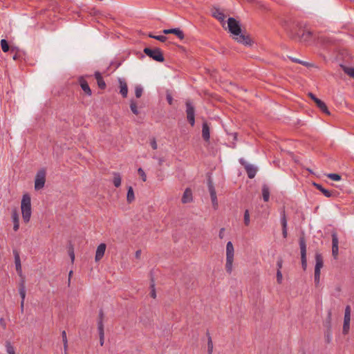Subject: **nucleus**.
<instances>
[{
    "mask_svg": "<svg viewBox=\"0 0 354 354\" xmlns=\"http://www.w3.org/2000/svg\"><path fill=\"white\" fill-rule=\"evenodd\" d=\"M315 267L316 269H321L323 267L324 263H323V259L320 254L317 253L315 254Z\"/></svg>",
    "mask_w": 354,
    "mask_h": 354,
    "instance_id": "25",
    "label": "nucleus"
},
{
    "mask_svg": "<svg viewBox=\"0 0 354 354\" xmlns=\"http://www.w3.org/2000/svg\"><path fill=\"white\" fill-rule=\"evenodd\" d=\"M68 254L71 257V261L73 262L75 260V253L73 247L72 245H71L68 248Z\"/></svg>",
    "mask_w": 354,
    "mask_h": 354,
    "instance_id": "42",
    "label": "nucleus"
},
{
    "mask_svg": "<svg viewBox=\"0 0 354 354\" xmlns=\"http://www.w3.org/2000/svg\"><path fill=\"white\" fill-rule=\"evenodd\" d=\"M143 92V88L140 85H137L135 88V95L136 97L139 98L142 96Z\"/></svg>",
    "mask_w": 354,
    "mask_h": 354,
    "instance_id": "36",
    "label": "nucleus"
},
{
    "mask_svg": "<svg viewBox=\"0 0 354 354\" xmlns=\"http://www.w3.org/2000/svg\"><path fill=\"white\" fill-rule=\"evenodd\" d=\"M213 16L216 18L217 19H218L219 21H223L224 20V18H225V15L223 12H221V11H219L218 10H216L214 12H213Z\"/></svg>",
    "mask_w": 354,
    "mask_h": 354,
    "instance_id": "32",
    "label": "nucleus"
},
{
    "mask_svg": "<svg viewBox=\"0 0 354 354\" xmlns=\"http://www.w3.org/2000/svg\"><path fill=\"white\" fill-rule=\"evenodd\" d=\"M97 330H98L99 335L104 334V324H103V322H102V320H98V322H97Z\"/></svg>",
    "mask_w": 354,
    "mask_h": 354,
    "instance_id": "39",
    "label": "nucleus"
},
{
    "mask_svg": "<svg viewBox=\"0 0 354 354\" xmlns=\"http://www.w3.org/2000/svg\"><path fill=\"white\" fill-rule=\"evenodd\" d=\"M321 269L315 268V283L316 286H318L319 283Z\"/></svg>",
    "mask_w": 354,
    "mask_h": 354,
    "instance_id": "35",
    "label": "nucleus"
},
{
    "mask_svg": "<svg viewBox=\"0 0 354 354\" xmlns=\"http://www.w3.org/2000/svg\"><path fill=\"white\" fill-rule=\"evenodd\" d=\"M282 235L283 238H286L288 236V232H287V227L286 228H282Z\"/></svg>",
    "mask_w": 354,
    "mask_h": 354,
    "instance_id": "53",
    "label": "nucleus"
},
{
    "mask_svg": "<svg viewBox=\"0 0 354 354\" xmlns=\"http://www.w3.org/2000/svg\"><path fill=\"white\" fill-rule=\"evenodd\" d=\"M20 309H21V312L23 313L24 312V301H21Z\"/></svg>",
    "mask_w": 354,
    "mask_h": 354,
    "instance_id": "56",
    "label": "nucleus"
},
{
    "mask_svg": "<svg viewBox=\"0 0 354 354\" xmlns=\"http://www.w3.org/2000/svg\"><path fill=\"white\" fill-rule=\"evenodd\" d=\"M104 319V313L102 310H100L99 312V320H102L103 322Z\"/></svg>",
    "mask_w": 354,
    "mask_h": 354,
    "instance_id": "54",
    "label": "nucleus"
},
{
    "mask_svg": "<svg viewBox=\"0 0 354 354\" xmlns=\"http://www.w3.org/2000/svg\"><path fill=\"white\" fill-rule=\"evenodd\" d=\"M250 214L249 211L246 209L244 212V223L245 225L248 226L250 225Z\"/></svg>",
    "mask_w": 354,
    "mask_h": 354,
    "instance_id": "38",
    "label": "nucleus"
},
{
    "mask_svg": "<svg viewBox=\"0 0 354 354\" xmlns=\"http://www.w3.org/2000/svg\"><path fill=\"white\" fill-rule=\"evenodd\" d=\"M208 189L209 192V194H210L213 207L214 209H216L218 207V200H217V197H216V193L215 188H214L213 183L211 180L208 181Z\"/></svg>",
    "mask_w": 354,
    "mask_h": 354,
    "instance_id": "11",
    "label": "nucleus"
},
{
    "mask_svg": "<svg viewBox=\"0 0 354 354\" xmlns=\"http://www.w3.org/2000/svg\"><path fill=\"white\" fill-rule=\"evenodd\" d=\"M202 137L206 142H208L210 138V130L208 124L205 122L203 123L202 126Z\"/></svg>",
    "mask_w": 354,
    "mask_h": 354,
    "instance_id": "16",
    "label": "nucleus"
},
{
    "mask_svg": "<svg viewBox=\"0 0 354 354\" xmlns=\"http://www.w3.org/2000/svg\"><path fill=\"white\" fill-rule=\"evenodd\" d=\"M328 318L329 320L331 318V312L330 311H329L328 313Z\"/></svg>",
    "mask_w": 354,
    "mask_h": 354,
    "instance_id": "61",
    "label": "nucleus"
},
{
    "mask_svg": "<svg viewBox=\"0 0 354 354\" xmlns=\"http://www.w3.org/2000/svg\"><path fill=\"white\" fill-rule=\"evenodd\" d=\"M19 292L21 299V301H24L26 298V287L24 279L21 280V282L19 284Z\"/></svg>",
    "mask_w": 354,
    "mask_h": 354,
    "instance_id": "23",
    "label": "nucleus"
},
{
    "mask_svg": "<svg viewBox=\"0 0 354 354\" xmlns=\"http://www.w3.org/2000/svg\"><path fill=\"white\" fill-rule=\"evenodd\" d=\"M351 322V307L347 306L345 308L344 324H343V333L347 334L350 328Z\"/></svg>",
    "mask_w": 354,
    "mask_h": 354,
    "instance_id": "9",
    "label": "nucleus"
},
{
    "mask_svg": "<svg viewBox=\"0 0 354 354\" xmlns=\"http://www.w3.org/2000/svg\"><path fill=\"white\" fill-rule=\"evenodd\" d=\"M299 248L301 250V265L304 270H306L307 266L306 262V244L304 237L299 239Z\"/></svg>",
    "mask_w": 354,
    "mask_h": 354,
    "instance_id": "8",
    "label": "nucleus"
},
{
    "mask_svg": "<svg viewBox=\"0 0 354 354\" xmlns=\"http://www.w3.org/2000/svg\"><path fill=\"white\" fill-rule=\"evenodd\" d=\"M308 95L310 96V97L315 102L316 105L317 106V107L324 113H326L327 115H330V112L327 108V106L326 104L323 102L321 100H319V98H317L314 94H313L312 93H309Z\"/></svg>",
    "mask_w": 354,
    "mask_h": 354,
    "instance_id": "10",
    "label": "nucleus"
},
{
    "mask_svg": "<svg viewBox=\"0 0 354 354\" xmlns=\"http://www.w3.org/2000/svg\"><path fill=\"white\" fill-rule=\"evenodd\" d=\"M282 263H283V260L281 258L279 259L277 262V269H279V270H281V269L282 268Z\"/></svg>",
    "mask_w": 354,
    "mask_h": 354,
    "instance_id": "47",
    "label": "nucleus"
},
{
    "mask_svg": "<svg viewBox=\"0 0 354 354\" xmlns=\"http://www.w3.org/2000/svg\"><path fill=\"white\" fill-rule=\"evenodd\" d=\"M130 109H131V111L135 115H138L139 113V111H138V107H137V104H136V102L134 100H131Z\"/></svg>",
    "mask_w": 354,
    "mask_h": 354,
    "instance_id": "34",
    "label": "nucleus"
},
{
    "mask_svg": "<svg viewBox=\"0 0 354 354\" xmlns=\"http://www.w3.org/2000/svg\"><path fill=\"white\" fill-rule=\"evenodd\" d=\"M312 32L310 31L304 32L301 36V41L304 42H308L312 38Z\"/></svg>",
    "mask_w": 354,
    "mask_h": 354,
    "instance_id": "28",
    "label": "nucleus"
},
{
    "mask_svg": "<svg viewBox=\"0 0 354 354\" xmlns=\"http://www.w3.org/2000/svg\"><path fill=\"white\" fill-rule=\"evenodd\" d=\"M13 255L15 257V264L17 272L20 277H22V270L19 253L17 250H13Z\"/></svg>",
    "mask_w": 354,
    "mask_h": 354,
    "instance_id": "13",
    "label": "nucleus"
},
{
    "mask_svg": "<svg viewBox=\"0 0 354 354\" xmlns=\"http://www.w3.org/2000/svg\"><path fill=\"white\" fill-rule=\"evenodd\" d=\"M1 46L2 50L4 53L8 52L10 49L9 44H8V41L4 39L1 40Z\"/></svg>",
    "mask_w": 354,
    "mask_h": 354,
    "instance_id": "33",
    "label": "nucleus"
},
{
    "mask_svg": "<svg viewBox=\"0 0 354 354\" xmlns=\"http://www.w3.org/2000/svg\"><path fill=\"white\" fill-rule=\"evenodd\" d=\"M239 162L241 165L244 166L248 178L250 179L254 178L257 171V169L254 165L248 164L243 158H240Z\"/></svg>",
    "mask_w": 354,
    "mask_h": 354,
    "instance_id": "7",
    "label": "nucleus"
},
{
    "mask_svg": "<svg viewBox=\"0 0 354 354\" xmlns=\"http://www.w3.org/2000/svg\"><path fill=\"white\" fill-rule=\"evenodd\" d=\"M62 337L63 342H68L67 337H66V333L65 330H63L62 332Z\"/></svg>",
    "mask_w": 354,
    "mask_h": 354,
    "instance_id": "48",
    "label": "nucleus"
},
{
    "mask_svg": "<svg viewBox=\"0 0 354 354\" xmlns=\"http://www.w3.org/2000/svg\"><path fill=\"white\" fill-rule=\"evenodd\" d=\"M166 99H167V101L169 103V104L171 105L173 104L174 99L170 93H167Z\"/></svg>",
    "mask_w": 354,
    "mask_h": 354,
    "instance_id": "46",
    "label": "nucleus"
},
{
    "mask_svg": "<svg viewBox=\"0 0 354 354\" xmlns=\"http://www.w3.org/2000/svg\"><path fill=\"white\" fill-rule=\"evenodd\" d=\"M21 209L24 221L26 223H28L32 214L31 198L28 194L23 195L21 202Z\"/></svg>",
    "mask_w": 354,
    "mask_h": 354,
    "instance_id": "2",
    "label": "nucleus"
},
{
    "mask_svg": "<svg viewBox=\"0 0 354 354\" xmlns=\"http://www.w3.org/2000/svg\"><path fill=\"white\" fill-rule=\"evenodd\" d=\"M171 29H165L162 30V32L165 35L171 34Z\"/></svg>",
    "mask_w": 354,
    "mask_h": 354,
    "instance_id": "55",
    "label": "nucleus"
},
{
    "mask_svg": "<svg viewBox=\"0 0 354 354\" xmlns=\"http://www.w3.org/2000/svg\"><path fill=\"white\" fill-rule=\"evenodd\" d=\"M79 82H80V86H81L82 89L84 91V92L89 96L91 95L92 91H91V89L90 88L87 82L83 77H80L79 79Z\"/></svg>",
    "mask_w": 354,
    "mask_h": 354,
    "instance_id": "17",
    "label": "nucleus"
},
{
    "mask_svg": "<svg viewBox=\"0 0 354 354\" xmlns=\"http://www.w3.org/2000/svg\"><path fill=\"white\" fill-rule=\"evenodd\" d=\"M207 339H208V341H207V352H208V354H212V352H213V342H212V337L209 335V333H207Z\"/></svg>",
    "mask_w": 354,
    "mask_h": 354,
    "instance_id": "30",
    "label": "nucleus"
},
{
    "mask_svg": "<svg viewBox=\"0 0 354 354\" xmlns=\"http://www.w3.org/2000/svg\"><path fill=\"white\" fill-rule=\"evenodd\" d=\"M234 249L231 241H228L226 245V263L225 269L227 273L232 272V265L234 261Z\"/></svg>",
    "mask_w": 354,
    "mask_h": 354,
    "instance_id": "3",
    "label": "nucleus"
},
{
    "mask_svg": "<svg viewBox=\"0 0 354 354\" xmlns=\"http://www.w3.org/2000/svg\"><path fill=\"white\" fill-rule=\"evenodd\" d=\"M262 196H263V201L265 202H268L270 199V189H269V187L264 184L263 186H262Z\"/></svg>",
    "mask_w": 354,
    "mask_h": 354,
    "instance_id": "22",
    "label": "nucleus"
},
{
    "mask_svg": "<svg viewBox=\"0 0 354 354\" xmlns=\"http://www.w3.org/2000/svg\"><path fill=\"white\" fill-rule=\"evenodd\" d=\"M17 59V55H15L13 56V59L16 60Z\"/></svg>",
    "mask_w": 354,
    "mask_h": 354,
    "instance_id": "64",
    "label": "nucleus"
},
{
    "mask_svg": "<svg viewBox=\"0 0 354 354\" xmlns=\"http://www.w3.org/2000/svg\"><path fill=\"white\" fill-rule=\"evenodd\" d=\"M138 174L141 176L142 181L145 182L147 180V176L142 168H139L138 170Z\"/></svg>",
    "mask_w": 354,
    "mask_h": 354,
    "instance_id": "43",
    "label": "nucleus"
},
{
    "mask_svg": "<svg viewBox=\"0 0 354 354\" xmlns=\"http://www.w3.org/2000/svg\"><path fill=\"white\" fill-rule=\"evenodd\" d=\"M100 336V344L101 346H103L104 342V334L99 335Z\"/></svg>",
    "mask_w": 354,
    "mask_h": 354,
    "instance_id": "50",
    "label": "nucleus"
},
{
    "mask_svg": "<svg viewBox=\"0 0 354 354\" xmlns=\"http://www.w3.org/2000/svg\"><path fill=\"white\" fill-rule=\"evenodd\" d=\"M94 76L97 80V83L99 88L101 89H104L106 88V83L104 81L101 73L98 71H96L94 74Z\"/></svg>",
    "mask_w": 354,
    "mask_h": 354,
    "instance_id": "19",
    "label": "nucleus"
},
{
    "mask_svg": "<svg viewBox=\"0 0 354 354\" xmlns=\"http://www.w3.org/2000/svg\"><path fill=\"white\" fill-rule=\"evenodd\" d=\"M282 279H283L282 273H281V270H279V269H277V282L279 283H281Z\"/></svg>",
    "mask_w": 354,
    "mask_h": 354,
    "instance_id": "44",
    "label": "nucleus"
},
{
    "mask_svg": "<svg viewBox=\"0 0 354 354\" xmlns=\"http://www.w3.org/2000/svg\"><path fill=\"white\" fill-rule=\"evenodd\" d=\"M113 185L115 187H119L121 185V176L120 174L118 172L113 173Z\"/></svg>",
    "mask_w": 354,
    "mask_h": 354,
    "instance_id": "26",
    "label": "nucleus"
},
{
    "mask_svg": "<svg viewBox=\"0 0 354 354\" xmlns=\"http://www.w3.org/2000/svg\"><path fill=\"white\" fill-rule=\"evenodd\" d=\"M135 200L134 192L132 187H129L127 191V201L129 203H131Z\"/></svg>",
    "mask_w": 354,
    "mask_h": 354,
    "instance_id": "27",
    "label": "nucleus"
},
{
    "mask_svg": "<svg viewBox=\"0 0 354 354\" xmlns=\"http://www.w3.org/2000/svg\"><path fill=\"white\" fill-rule=\"evenodd\" d=\"M143 52L150 58L153 59L156 62H162L165 60L162 52L158 48H145Z\"/></svg>",
    "mask_w": 354,
    "mask_h": 354,
    "instance_id": "4",
    "label": "nucleus"
},
{
    "mask_svg": "<svg viewBox=\"0 0 354 354\" xmlns=\"http://www.w3.org/2000/svg\"><path fill=\"white\" fill-rule=\"evenodd\" d=\"M227 26L229 31L234 36V38L239 43L245 45H251L252 39L248 35L241 32L240 24L233 17H230L227 20Z\"/></svg>",
    "mask_w": 354,
    "mask_h": 354,
    "instance_id": "1",
    "label": "nucleus"
},
{
    "mask_svg": "<svg viewBox=\"0 0 354 354\" xmlns=\"http://www.w3.org/2000/svg\"><path fill=\"white\" fill-rule=\"evenodd\" d=\"M225 228H221L219 231L218 236L220 239H223Z\"/></svg>",
    "mask_w": 354,
    "mask_h": 354,
    "instance_id": "51",
    "label": "nucleus"
},
{
    "mask_svg": "<svg viewBox=\"0 0 354 354\" xmlns=\"http://www.w3.org/2000/svg\"><path fill=\"white\" fill-rule=\"evenodd\" d=\"M153 39H157L160 41H162V42H164L166 41L167 39V37L165 36H163V35H158V36H156V37H153Z\"/></svg>",
    "mask_w": 354,
    "mask_h": 354,
    "instance_id": "45",
    "label": "nucleus"
},
{
    "mask_svg": "<svg viewBox=\"0 0 354 354\" xmlns=\"http://www.w3.org/2000/svg\"><path fill=\"white\" fill-rule=\"evenodd\" d=\"M338 238L336 233L332 234V254L336 258L338 254Z\"/></svg>",
    "mask_w": 354,
    "mask_h": 354,
    "instance_id": "14",
    "label": "nucleus"
},
{
    "mask_svg": "<svg viewBox=\"0 0 354 354\" xmlns=\"http://www.w3.org/2000/svg\"><path fill=\"white\" fill-rule=\"evenodd\" d=\"M6 351L8 354H15V348L10 342L6 343Z\"/></svg>",
    "mask_w": 354,
    "mask_h": 354,
    "instance_id": "40",
    "label": "nucleus"
},
{
    "mask_svg": "<svg viewBox=\"0 0 354 354\" xmlns=\"http://www.w3.org/2000/svg\"><path fill=\"white\" fill-rule=\"evenodd\" d=\"M192 201V192L189 188H187L183 195L182 197V203H190Z\"/></svg>",
    "mask_w": 354,
    "mask_h": 354,
    "instance_id": "18",
    "label": "nucleus"
},
{
    "mask_svg": "<svg viewBox=\"0 0 354 354\" xmlns=\"http://www.w3.org/2000/svg\"><path fill=\"white\" fill-rule=\"evenodd\" d=\"M292 60V62H295V63H299L300 64L301 62V60L298 59H296V58H292L291 59Z\"/></svg>",
    "mask_w": 354,
    "mask_h": 354,
    "instance_id": "60",
    "label": "nucleus"
},
{
    "mask_svg": "<svg viewBox=\"0 0 354 354\" xmlns=\"http://www.w3.org/2000/svg\"><path fill=\"white\" fill-rule=\"evenodd\" d=\"M341 68H342L343 71L348 75L349 77L354 79V68L353 67H349L344 65H341Z\"/></svg>",
    "mask_w": 354,
    "mask_h": 354,
    "instance_id": "24",
    "label": "nucleus"
},
{
    "mask_svg": "<svg viewBox=\"0 0 354 354\" xmlns=\"http://www.w3.org/2000/svg\"><path fill=\"white\" fill-rule=\"evenodd\" d=\"M187 119L192 127L195 124V109L192 103L187 100L185 103Z\"/></svg>",
    "mask_w": 354,
    "mask_h": 354,
    "instance_id": "6",
    "label": "nucleus"
},
{
    "mask_svg": "<svg viewBox=\"0 0 354 354\" xmlns=\"http://www.w3.org/2000/svg\"><path fill=\"white\" fill-rule=\"evenodd\" d=\"M328 178L332 180L338 181L341 179L340 175L337 174H328L327 175Z\"/></svg>",
    "mask_w": 354,
    "mask_h": 354,
    "instance_id": "37",
    "label": "nucleus"
},
{
    "mask_svg": "<svg viewBox=\"0 0 354 354\" xmlns=\"http://www.w3.org/2000/svg\"><path fill=\"white\" fill-rule=\"evenodd\" d=\"M151 147L153 149H157V143H156V141L155 140V138H153L151 141Z\"/></svg>",
    "mask_w": 354,
    "mask_h": 354,
    "instance_id": "49",
    "label": "nucleus"
},
{
    "mask_svg": "<svg viewBox=\"0 0 354 354\" xmlns=\"http://www.w3.org/2000/svg\"><path fill=\"white\" fill-rule=\"evenodd\" d=\"M72 273H73V272H72V271H71V272H69L68 283H70V277H71V276H72Z\"/></svg>",
    "mask_w": 354,
    "mask_h": 354,
    "instance_id": "62",
    "label": "nucleus"
},
{
    "mask_svg": "<svg viewBox=\"0 0 354 354\" xmlns=\"http://www.w3.org/2000/svg\"><path fill=\"white\" fill-rule=\"evenodd\" d=\"M149 37H151V38H153V37H156L155 35H153V34H149Z\"/></svg>",
    "mask_w": 354,
    "mask_h": 354,
    "instance_id": "63",
    "label": "nucleus"
},
{
    "mask_svg": "<svg viewBox=\"0 0 354 354\" xmlns=\"http://www.w3.org/2000/svg\"><path fill=\"white\" fill-rule=\"evenodd\" d=\"M12 218L13 221V230L17 232L19 228V218L17 210H14L12 213Z\"/></svg>",
    "mask_w": 354,
    "mask_h": 354,
    "instance_id": "20",
    "label": "nucleus"
},
{
    "mask_svg": "<svg viewBox=\"0 0 354 354\" xmlns=\"http://www.w3.org/2000/svg\"><path fill=\"white\" fill-rule=\"evenodd\" d=\"M300 64L304 65V66H308L310 65L309 63H308L306 62H303V61H301Z\"/></svg>",
    "mask_w": 354,
    "mask_h": 354,
    "instance_id": "59",
    "label": "nucleus"
},
{
    "mask_svg": "<svg viewBox=\"0 0 354 354\" xmlns=\"http://www.w3.org/2000/svg\"><path fill=\"white\" fill-rule=\"evenodd\" d=\"M46 182V171L44 169H41L37 171L35 180V189L39 190L44 187Z\"/></svg>",
    "mask_w": 354,
    "mask_h": 354,
    "instance_id": "5",
    "label": "nucleus"
},
{
    "mask_svg": "<svg viewBox=\"0 0 354 354\" xmlns=\"http://www.w3.org/2000/svg\"><path fill=\"white\" fill-rule=\"evenodd\" d=\"M171 34H174L176 35L180 39H183L185 37V35L183 32L178 28H171Z\"/></svg>",
    "mask_w": 354,
    "mask_h": 354,
    "instance_id": "29",
    "label": "nucleus"
},
{
    "mask_svg": "<svg viewBox=\"0 0 354 354\" xmlns=\"http://www.w3.org/2000/svg\"><path fill=\"white\" fill-rule=\"evenodd\" d=\"M106 245L105 243H100L96 250L95 252V261H98L102 259L104 255Z\"/></svg>",
    "mask_w": 354,
    "mask_h": 354,
    "instance_id": "15",
    "label": "nucleus"
},
{
    "mask_svg": "<svg viewBox=\"0 0 354 354\" xmlns=\"http://www.w3.org/2000/svg\"><path fill=\"white\" fill-rule=\"evenodd\" d=\"M313 185L315 187H316V189L319 190L327 198L335 197L336 196L335 191H330V190L326 189L322 185L316 183H313Z\"/></svg>",
    "mask_w": 354,
    "mask_h": 354,
    "instance_id": "12",
    "label": "nucleus"
},
{
    "mask_svg": "<svg viewBox=\"0 0 354 354\" xmlns=\"http://www.w3.org/2000/svg\"><path fill=\"white\" fill-rule=\"evenodd\" d=\"M140 254H141V251L140 250H138L136 252V257L137 259L140 258Z\"/></svg>",
    "mask_w": 354,
    "mask_h": 354,
    "instance_id": "57",
    "label": "nucleus"
},
{
    "mask_svg": "<svg viewBox=\"0 0 354 354\" xmlns=\"http://www.w3.org/2000/svg\"><path fill=\"white\" fill-rule=\"evenodd\" d=\"M0 324L3 328L6 327V321L3 318L0 319Z\"/></svg>",
    "mask_w": 354,
    "mask_h": 354,
    "instance_id": "52",
    "label": "nucleus"
},
{
    "mask_svg": "<svg viewBox=\"0 0 354 354\" xmlns=\"http://www.w3.org/2000/svg\"><path fill=\"white\" fill-rule=\"evenodd\" d=\"M281 224L282 226V228H286L287 227V219L286 216L285 211H282L281 213Z\"/></svg>",
    "mask_w": 354,
    "mask_h": 354,
    "instance_id": "31",
    "label": "nucleus"
},
{
    "mask_svg": "<svg viewBox=\"0 0 354 354\" xmlns=\"http://www.w3.org/2000/svg\"><path fill=\"white\" fill-rule=\"evenodd\" d=\"M150 286H151V292H150L151 297H153V299H155L156 297V289H155V283L153 280L151 281Z\"/></svg>",
    "mask_w": 354,
    "mask_h": 354,
    "instance_id": "41",
    "label": "nucleus"
},
{
    "mask_svg": "<svg viewBox=\"0 0 354 354\" xmlns=\"http://www.w3.org/2000/svg\"><path fill=\"white\" fill-rule=\"evenodd\" d=\"M120 94L123 97H126L128 93V87L127 83L124 81L120 80Z\"/></svg>",
    "mask_w": 354,
    "mask_h": 354,
    "instance_id": "21",
    "label": "nucleus"
},
{
    "mask_svg": "<svg viewBox=\"0 0 354 354\" xmlns=\"http://www.w3.org/2000/svg\"><path fill=\"white\" fill-rule=\"evenodd\" d=\"M63 344H64V349L65 351H66L67 349H68V342H63Z\"/></svg>",
    "mask_w": 354,
    "mask_h": 354,
    "instance_id": "58",
    "label": "nucleus"
}]
</instances>
